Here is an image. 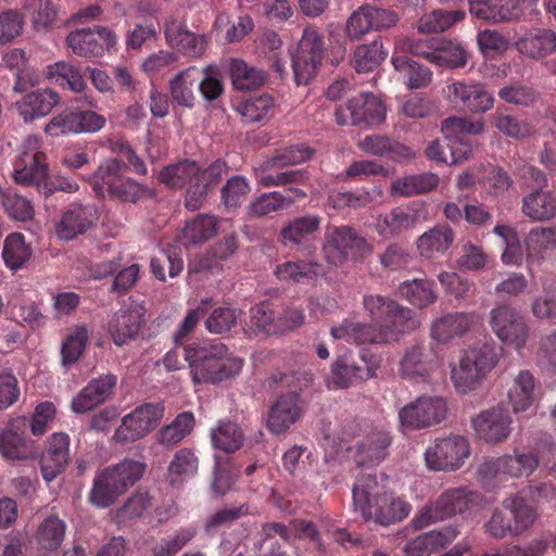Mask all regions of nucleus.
I'll list each match as a JSON object with an SVG mask.
<instances>
[{
    "label": "nucleus",
    "mask_w": 556,
    "mask_h": 556,
    "mask_svg": "<svg viewBox=\"0 0 556 556\" xmlns=\"http://www.w3.org/2000/svg\"><path fill=\"white\" fill-rule=\"evenodd\" d=\"M116 384L113 375H105L91 380L73 400L71 407L76 414L87 413L104 403Z\"/></svg>",
    "instance_id": "obj_29"
},
{
    "label": "nucleus",
    "mask_w": 556,
    "mask_h": 556,
    "mask_svg": "<svg viewBox=\"0 0 556 556\" xmlns=\"http://www.w3.org/2000/svg\"><path fill=\"white\" fill-rule=\"evenodd\" d=\"M60 96L51 88H39L27 92L13 104L24 123H33L51 113L59 104Z\"/></svg>",
    "instance_id": "obj_24"
},
{
    "label": "nucleus",
    "mask_w": 556,
    "mask_h": 556,
    "mask_svg": "<svg viewBox=\"0 0 556 556\" xmlns=\"http://www.w3.org/2000/svg\"><path fill=\"white\" fill-rule=\"evenodd\" d=\"M0 453L11 462L29 460L37 456L34 443L10 428L0 432Z\"/></svg>",
    "instance_id": "obj_38"
},
{
    "label": "nucleus",
    "mask_w": 556,
    "mask_h": 556,
    "mask_svg": "<svg viewBox=\"0 0 556 556\" xmlns=\"http://www.w3.org/2000/svg\"><path fill=\"white\" fill-rule=\"evenodd\" d=\"M199 470V458L188 447L179 448L167 466L166 480L173 489H181Z\"/></svg>",
    "instance_id": "obj_33"
},
{
    "label": "nucleus",
    "mask_w": 556,
    "mask_h": 556,
    "mask_svg": "<svg viewBox=\"0 0 556 556\" xmlns=\"http://www.w3.org/2000/svg\"><path fill=\"white\" fill-rule=\"evenodd\" d=\"M105 123L106 119L103 115L91 110H65L50 119L45 131L53 137L66 134L97 132L105 126Z\"/></svg>",
    "instance_id": "obj_19"
},
{
    "label": "nucleus",
    "mask_w": 556,
    "mask_h": 556,
    "mask_svg": "<svg viewBox=\"0 0 556 556\" xmlns=\"http://www.w3.org/2000/svg\"><path fill=\"white\" fill-rule=\"evenodd\" d=\"M194 535L193 528L180 529L173 536L155 545L153 556H175Z\"/></svg>",
    "instance_id": "obj_64"
},
{
    "label": "nucleus",
    "mask_w": 556,
    "mask_h": 556,
    "mask_svg": "<svg viewBox=\"0 0 556 556\" xmlns=\"http://www.w3.org/2000/svg\"><path fill=\"white\" fill-rule=\"evenodd\" d=\"M477 321L478 315L475 313L446 314L432 323L431 337L438 342L446 343L469 331Z\"/></svg>",
    "instance_id": "obj_31"
},
{
    "label": "nucleus",
    "mask_w": 556,
    "mask_h": 556,
    "mask_svg": "<svg viewBox=\"0 0 556 556\" xmlns=\"http://www.w3.org/2000/svg\"><path fill=\"white\" fill-rule=\"evenodd\" d=\"M434 281L414 278L400 283L397 291L401 298L418 308L433 304L438 299Z\"/></svg>",
    "instance_id": "obj_39"
},
{
    "label": "nucleus",
    "mask_w": 556,
    "mask_h": 556,
    "mask_svg": "<svg viewBox=\"0 0 556 556\" xmlns=\"http://www.w3.org/2000/svg\"><path fill=\"white\" fill-rule=\"evenodd\" d=\"M538 466L539 457L535 453H515L485 460L479 468V476L485 488L494 489L509 478L529 477Z\"/></svg>",
    "instance_id": "obj_9"
},
{
    "label": "nucleus",
    "mask_w": 556,
    "mask_h": 556,
    "mask_svg": "<svg viewBox=\"0 0 556 556\" xmlns=\"http://www.w3.org/2000/svg\"><path fill=\"white\" fill-rule=\"evenodd\" d=\"M513 419L503 407L482 410L472 419V428L477 437L489 444L505 441L511 432Z\"/></svg>",
    "instance_id": "obj_20"
},
{
    "label": "nucleus",
    "mask_w": 556,
    "mask_h": 556,
    "mask_svg": "<svg viewBox=\"0 0 556 556\" xmlns=\"http://www.w3.org/2000/svg\"><path fill=\"white\" fill-rule=\"evenodd\" d=\"M420 326L415 313L395 303L389 318L379 327L344 319L339 326L332 327L330 334L334 340H343L351 344H382L397 341L401 336Z\"/></svg>",
    "instance_id": "obj_1"
},
{
    "label": "nucleus",
    "mask_w": 556,
    "mask_h": 556,
    "mask_svg": "<svg viewBox=\"0 0 556 556\" xmlns=\"http://www.w3.org/2000/svg\"><path fill=\"white\" fill-rule=\"evenodd\" d=\"M469 12L477 18L493 23L514 21L522 13L518 0L469 1Z\"/></svg>",
    "instance_id": "obj_30"
},
{
    "label": "nucleus",
    "mask_w": 556,
    "mask_h": 556,
    "mask_svg": "<svg viewBox=\"0 0 556 556\" xmlns=\"http://www.w3.org/2000/svg\"><path fill=\"white\" fill-rule=\"evenodd\" d=\"M334 115L339 125L367 127L381 124L386 119L387 108L379 97L362 92L338 106Z\"/></svg>",
    "instance_id": "obj_14"
},
{
    "label": "nucleus",
    "mask_w": 556,
    "mask_h": 556,
    "mask_svg": "<svg viewBox=\"0 0 556 556\" xmlns=\"http://www.w3.org/2000/svg\"><path fill=\"white\" fill-rule=\"evenodd\" d=\"M164 407L146 403L125 415L122 425L115 430L114 438L122 443L136 442L144 438L161 421Z\"/></svg>",
    "instance_id": "obj_16"
},
{
    "label": "nucleus",
    "mask_w": 556,
    "mask_h": 556,
    "mask_svg": "<svg viewBox=\"0 0 556 556\" xmlns=\"http://www.w3.org/2000/svg\"><path fill=\"white\" fill-rule=\"evenodd\" d=\"M435 368V364L429 359L426 349L421 345H414L406 350L400 366L399 372L407 379L426 378Z\"/></svg>",
    "instance_id": "obj_43"
},
{
    "label": "nucleus",
    "mask_w": 556,
    "mask_h": 556,
    "mask_svg": "<svg viewBox=\"0 0 556 556\" xmlns=\"http://www.w3.org/2000/svg\"><path fill=\"white\" fill-rule=\"evenodd\" d=\"M88 337V329L84 325H77L72 329L61 349L62 364L64 366L73 365L79 359L85 350Z\"/></svg>",
    "instance_id": "obj_60"
},
{
    "label": "nucleus",
    "mask_w": 556,
    "mask_h": 556,
    "mask_svg": "<svg viewBox=\"0 0 556 556\" xmlns=\"http://www.w3.org/2000/svg\"><path fill=\"white\" fill-rule=\"evenodd\" d=\"M446 98L455 106L470 112H486L494 104L493 96L480 84L451 83L446 87Z\"/></svg>",
    "instance_id": "obj_22"
},
{
    "label": "nucleus",
    "mask_w": 556,
    "mask_h": 556,
    "mask_svg": "<svg viewBox=\"0 0 556 556\" xmlns=\"http://www.w3.org/2000/svg\"><path fill=\"white\" fill-rule=\"evenodd\" d=\"M215 448L226 453H233L242 445V431L239 425L231 421H222L211 432Z\"/></svg>",
    "instance_id": "obj_57"
},
{
    "label": "nucleus",
    "mask_w": 556,
    "mask_h": 556,
    "mask_svg": "<svg viewBox=\"0 0 556 556\" xmlns=\"http://www.w3.org/2000/svg\"><path fill=\"white\" fill-rule=\"evenodd\" d=\"M97 218L94 206L72 204L55 226L56 236L62 240H71L90 228Z\"/></svg>",
    "instance_id": "obj_28"
},
{
    "label": "nucleus",
    "mask_w": 556,
    "mask_h": 556,
    "mask_svg": "<svg viewBox=\"0 0 556 556\" xmlns=\"http://www.w3.org/2000/svg\"><path fill=\"white\" fill-rule=\"evenodd\" d=\"M66 43L78 56L98 58L115 48L117 35L103 26L76 29L68 34Z\"/></svg>",
    "instance_id": "obj_18"
},
{
    "label": "nucleus",
    "mask_w": 556,
    "mask_h": 556,
    "mask_svg": "<svg viewBox=\"0 0 556 556\" xmlns=\"http://www.w3.org/2000/svg\"><path fill=\"white\" fill-rule=\"evenodd\" d=\"M66 525L58 516L47 517L38 527L35 542L40 549L52 552L60 547L64 540Z\"/></svg>",
    "instance_id": "obj_47"
},
{
    "label": "nucleus",
    "mask_w": 556,
    "mask_h": 556,
    "mask_svg": "<svg viewBox=\"0 0 556 556\" xmlns=\"http://www.w3.org/2000/svg\"><path fill=\"white\" fill-rule=\"evenodd\" d=\"M281 48L282 40L274 30H264L254 40V52L260 58H266L271 61L276 72L280 75L283 73V65L278 60Z\"/></svg>",
    "instance_id": "obj_58"
},
{
    "label": "nucleus",
    "mask_w": 556,
    "mask_h": 556,
    "mask_svg": "<svg viewBox=\"0 0 556 556\" xmlns=\"http://www.w3.org/2000/svg\"><path fill=\"white\" fill-rule=\"evenodd\" d=\"M503 507L510 511L514 519V533L525 531L536 519L534 507L523 497L510 495L503 501Z\"/></svg>",
    "instance_id": "obj_55"
},
{
    "label": "nucleus",
    "mask_w": 556,
    "mask_h": 556,
    "mask_svg": "<svg viewBox=\"0 0 556 556\" xmlns=\"http://www.w3.org/2000/svg\"><path fill=\"white\" fill-rule=\"evenodd\" d=\"M525 249L529 264L556 261V225L531 228L525 237Z\"/></svg>",
    "instance_id": "obj_27"
},
{
    "label": "nucleus",
    "mask_w": 556,
    "mask_h": 556,
    "mask_svg": "<svg viewBox=\"0 0 556 556\" xmlns=\"http://www.w3.org/2000/svg\"><path fill=\"white\" fill-rule=\"evenodd\" d=\"M226 174V164L216 161L202 169L197 163L182 161L165 166L157 174L160 182L172 189H186L185 206L199 210L212 189Z\"/></svg>",
    "instance_id": "obj_2"
},
{
    "label": "nucleus",
    "mask_w": 556,
    "mask_h": 556,
    "mask_svg": "<svg viewBox=\"0 0 556 556\" xmlns=\"http://www.w3.org/2000/svg\"><path fill=\"white\" fill-rule=\"evenodd\" d=\"M391 63L394 70L403 76L408 89H421L432 81V72L406 55L394 54Z\"/></svg>",
    "instance_id": "obj_41"
},
{
    "label": "nucleus",
    "mask_w": 556,
    "mask_h": 556,
    "mask_svg": "<svg viewBox=\"0 0 556 556\" xmlns=\"http://www.w3.org/2000/svg\"><path fill=\"white\" fill-rule=\"evenodd\" d=\"M218 229V219L213 215L198 214L182 229L184 244H201L212 239Z\"/></svg>",
    "instance_id": "obj_46"
},
{
    "label": "nucleus",
    "mask_w": 556,
    "mask_h": 556,
    "mask_svg": "<svg viewBox=\"0 0 556 556\" xmlns=\"http://www.w3.org/2000/svg\"><path fill=\"white\" fill-rule=\"evenodd\" d=\"M464 17L465 11L463 10H434L419 18L417 23V29L419 33L424 34L445 31L459 21L464 20Z\"/></svg>",
    "instance_id": "obj_52"
},
{
    "label": "nucleus",
    "mask_w": 556,
    "mask_h": 556,
    "mask_svg": "<svg viewBox=\"0 0 556 556\" xmlns=\"http://www.w3.org/2000/svg\"><path fill=\"white\" fill-rule=\"evenodd\" d=\"M200 76V70L191 66L170 80V94L179 105L190 108L194 102L193 86Z\"/></svg>",
    "instance_id": "obj_51"
},
{
    "label": "nucleus",
    "mask_w": 556,
    "mask_h": 556,
    "mask_svg": "<svg viewBox=\"0 0 556 556\" xmlns=\"http://www.w3.org/2000/svg\"><path fill=\"white\" fill-rule=\"evenodd\" d=\"M403 47L409 53L424 58L438 67L458 68L466 64L464 48L458 42L442 37L426 40L406 39Z\"/></svg>",
    "instance_id": "obj_11"
},
{
    "label": "nucleus",
    "mask_w": 556,
    "mask_h": 556,
    "mask_svg": "<svg viewBox=\"0 0 556 556\" xmlns=\"http://www.w3.org/2000/svg\"><path fill=\"white\" fill-rule=\"evenodd\" d=\"M417 224V216L409 207L397 206L376 218L375 230L383 239H392L410 230Z\"/></svg>",
    "instance_id": "obj_32"
},
{
    "label": "nucleus",
    "mask_w": 556,
    "mask_h": 556,
    "mask_svg": "<svg viewBox=\"0 0 556 556\" xmlns=\"http://www.w3.org/2000/svg\"><path fill=\"white\" fill-rule=\"evenodd\" d=\"M320 224L321 218L318 215L295 217L281 228V241L285 245L302 244L319 229Z\"/></svg>",
    "instance_id": "obj_42"
},
{
    "label": "nucleus",
    "mask_w": 556,
    "mask_h": 556,
    "mask_svg": "<svg viewBox=\"0 0 556 556\" xmlns=\"http://www.w3.org/2000/svg\"><path fill=\"white\" fill-rule=\"evenodd\" d=\"M144 307L140 303L131 302L115 312L108 321V332L113 342L125 345L134 340L141 327Z\"/></svg>",
    "instance_id": "obj_21"
},
{
    "label": "nucleus",
    "mask_w": 556,
    "mask_h": 556,
    "mask_svg": "<svg viewBox=\"0 0 556 556\" xmlns=\"http://www.w3.org/2000/svg\"><path fill=\"white\" fill-rule=\"evenodd\" d=\"M482 118L470 119L467 117H448L442 122L441 130L448 142L465 140L468 135H479L484 131Z\"/></svg>",
    "instance_id": "obj_54"
},
{
    "label": "nucleus",
    "mask_w": 556,
    "mask_h": 556,
    "mask_svg": "<svg viewBox=\"0 0 556 556\" xmlns=\"http://www.w3.org/2000/svg\"><path fill=\"white\" fill-rule=\"evenodd\" d=\"M518 51L531 59H542L556 50V35L548 29L530 33L516 43Z\"/></svg>",
    "instance_id": "obj_40"
},
{
    "label": "nucleus",
    "mask_w": 556,
    "mask_h": 556,
    "mask_svg": "<svg viewBox=\"0 0 556 556\" xmlns=\"http://www.w3.org/2000/svg\"><path fill=\"white\" fill-rule=\"evenodd\" d=\"M498 362L494 344H482L465 351L457 366L451 370V380L459 393L477 390Z\"/></svg>",
    "instance_id": "obj_6"
},
{
    "label": "nucleus",
    "mask_w": 556,
    "mask_h": 556,
    "mask_svg": "<svg viewBox=\"0 0 556 556\" xmlns=\"http://www.w3.org/2000/svg\"><path fill=\"white\" fill-rule=\"evenodd\" d=\"M315 151L305 144L290 146L278 151L275 155L267 159L269 167H286L304 163L311 160Z\"/></svg>",
    "instance_id": "obj_61"
},
{
    "label": "nucleus",
    "mask_w": 556,
    "mask_h": 556,
    "mask_svg": "<svg viewBox=\"0 0 556 556\" xmlns=\"http://www.w3.org/2000/svg\"><path fill=\"white\" fill-rule=\"evenodd\" d=\"M46 156L38 136H27L14 164L13 178L23 185L39 184L47 177Z\"/></svg>",
    "instance_id": "obj_17"
},
{
    "label": "nucleus",
    "mask_w": 556,
    "mask_h": 556,
    "mask_svg": "<svg viewBox=\"0 0 556 556\" xmlns=\"http://www.w3.org/2000/svg\"><path fill=\"white\" fill-rule=\"evenodd\" d=\"M382 41L375 39L369 45H359L354 50L353 64L358 73H368L377 68L387 58Z\"/></svg>",
    "instance_id": "obj_53"
},
{
    "label": "nucleus",
    "mask_w": 556,
    "mask_h": 556,
    "mask_svg": "<svg viewBox=\"0 0 556 556\" xmlns=\"http://www.w3.org/2000/svg\"><path fill=\"white\" fill-rule=\"evenodd\" d=\"M303 410L298 393L289 392L281 395L271 406L266 420L269 432L275 435L286 433L300 420Z\"/></svg>",
    "instance_id": "obj_23"
},
{
    "label": "nucleus",
    "mask_w": 556,
    "mask_h": 556,
    "mask_svg": "<svg viewBox=\"0 0 556 556\" xmlns=\"http://www.w3.org/2000/svg\"><path fill=\"white\" fill-rule=\"evenodd\" d=\"M353 504L366 520L374 519L381 525L401 521L410 511V505L386 492L371 472L357 477L353 488Z\"/></svg>",
    "instance_id": "obj_3"
},
{
    "label": "nucleus",
    "mask_w": 556,
    "mask_h": 556,
    "mask_svg": "<svg viewBox=\"0 0 556 556\" xmlns=\"http://www.w3.org/2000/svg\"><path fill=\"white\" fill-rule=\"evenodd\" d=\"M480 502L481 497L477 492L464 486L452 488L444 491L435 502L420 510L410 525L414 529L420 530L457 514H469L480 505Z\"/></svg>",
    "instance_id": "obj_7"
},
{
    "label": "nucleus",
    "mask_w": 556,
    "mask_h": 556,
    "mask_svg": "<svg viewBox=\"0 0 556 556\" xmlns=\"http://www.w3.org/2000/svg\"><path fill=\"white\" fill-rule=\"evenodd\" d=\"M24 8L37 29L47 28L56 17L51 0H26Z\"/></svg>",
    "instance_id": "obj_63"
},
{
    "label": "nucleus",
    "mask_w": 556,
    "mask_h": 556,
    "mask_svg": "<svg viewBox=\"0 0 556 556\" xmlns=\"http://www.w3.org/2000/svg\"><path fill=\"white\" fill-rule=\"evenodd\" d=\"M447 416L446 400L438 395H421L399 410L402 432L416 431L437 426Z\"/></svg>",
    "instance_id": "obj_10"
},
{
    "label": "nucleus",
    "mask_w": 556,
    "mask_h": 556,
    "mask_svg": "<svg viewBox=\"0 0 556 556\" xmlns=\"http://www.w3.org/2000/svg\"><path fill=\"white\" fill-rule=\"evenodd\" d=\"M185 359L194 384L217 383L241 370V361L220 342L190 344L185 348Z\"/></svg>",
    "instance_id": "obj_4"
},
{
    "label": "nucleus",
    "mask_w": 556,
    "mask_h": 556,
    "mask_svg": "<svg viewBox=\"0 0 556 556\" xmlns=\"http://www.w3.org/2000/svg\"><path fill=\"white\" fill-rule=\"evenodd\" d=\"M325 52L323 34L313 26L304 28L292 59L294 80L298 85H307L315 77Z\"/></svg>",
    "instance_id": "obj_13"
},
{
    "label": "nucleus",
    "mask_w": 556,
    "mask_h": 556,
    "mask_svg": "<svg viewBox=\"0 0 556 556\" xmlns=\"http://www.w3.org/2000/svg\"><path fill=\"white\" fill-rule=\"evenodd\" d=\"M454 239V231L448 226H434L418 238L417 249L420 255L432 257L445 253Z\"/></svg>",
    "instance_id": "obj_45"
},
{
    "label": "nucleus",
    "mask_w": 556,
    "mask_h": 556,
    "mask_svg": "<svg viewBox=\"0 0 556 556\" xmlns=\"http://www.w3.org/2000/svg\"><path fill=\"white\" fill-rule=\"evenodd\" d=\"M70 460V437L55 432L48 440L46 451L40 459L42 478L50 483L62 473Z\"/></svg>",
    "instance_id": "obj_25"
},
{
    "label": "nucleus",
    "mask_w": 556,
    "mask_h": 556,
    "mask_svg": "<svg viewBox=\"0 0 556 556\" xmlns=\"http://www.w3.org/2000/svg\"><path fill=\"white\" fill-rule=\"evenodd\" d=\"M321 265L316 262H286L277 266L275 274L279 280L301 282L320 275Z\"/></svg>",
    "instance_id": "obj_56"
},
{
    "label": "nucleus",
    "mask_w": 556,
    "mask_h": 556,
    "mask_svg": "<svg viewBox=\"0 0 556 556\" xmlns=\"http://www.w3.org/2000/svg\"><path fill=\"white\" fill-rule=\"evenodd\" d=\"M31 248L20 232L10 233L3 244L2 257L11 270L21 269L30 258Z\"/></svg>",
    "instance_id": "obj_49"
},
{
    "label": "nucleus",
    "mask_w": 556,
    "mask_h": 556,
    "mask_svg": "<svg viewBox=\"0 0 556 556\" xmlns=\"http://www.w3.org/2000/svg\"><path fill=\"white\" fill-rule=\"evenodd\" d=\"M379 364L372 363L366 365V372L351 363L346 356H339L331 365L330 374L326 379L327 387L334 390L351 388L357 382L376 377Z\"/></svg>",
    "instance_id": "obj_26"
},
{
    "label": "nucleus",
    "mask_w": 556,
    "mask_h": 556,
    "mask_svg": "<svg viewBox=\"0 0 556 556\" xmlns=\"http://www.w3.org/2000/svg\"><path fill=\"white\" fill-rule=\"evenodd\" d=\"M194 427L192 413L184 412L169 424L162 427L156 434L157 442L166 447L174 446L187 438Z\"/></svg>",
    "instance_id": "obj_48"
},
{
    "label": "nucleus",
    "mask_w": 556,
    "mask_h": 556,
    "mask_svg": "<svg viewBox=\"0 0 556 556\" xmlns=\"http://www.w3.org/2000/svg\"><path fill=\"white\" fill-rule=\"evenodd\" d=\"M439 185V177L432 173L407 175L394 179L390 186L393 197L407 198L429 192Z\"/></svg>",
    "instance_id": "obj_36"
},
{
    "label": "nucleus",
    "mask_w": 556,
    "mask_h": 556,
    "mask_svg": "<svg viewBox=\"0 0 556 556\" xmlns=\"http://www.w3.org/2000/svg\"><path fill=\"white\" fill-rule=\"evenodd\" d=\"M144 470L146 464L131 459L99 470L93 478L89 502L99 508L111 506L142 477Z\"/></svg>",
    "instance_id": "obj_5"
},
{
    "label": "nucleus",
    "mask_w": 556,
    "mask_h": 556,
    "mask_svg": "<svg viewBox=\"0 0 556 556\" xmlns=\"http://www.w3.org/2000/svg\"><path fill=\"white\" fill-rule=\"evenodd\" d=\"M372 252V245L351 226H328L321 253L330 266H341L349 260L357 261Z\"/></svg>",
    "instance_id": "obj_8"
},
{
    "label": "nucleus",
    "mask_w": 556,
    "mask_h": 556,
    "mask_svg": "<svg viewBox=\"0 0 556 556\" xmlns=\"http://www.w3.org/2000/svg\"><path fill=\"white\" fill-rule=\"evenodd\" d=\"M457 534L458 531L452 527L424 533L409 541L404 553L406 556H430L448 545Z\"/></svg>",
    "instance_id": "obj_34"
},
{
    "label": "nucleus",
    "mask_w": 556,
    "mask_h": 556,
    "mask_svg": "<svg viewBox=\"0 0 556 556\" xmlns=\"http://www.w3.org/2000/svg\"><path fill=\"white\" fill-rule=\"evenodd\" d=\"M122 165L116 159L105 160L93 176V189L103 197L105 192L110 195L116 189V185L122 178Z\"/></svg>",
    "instance_id": "obj_59"
},
{
    "label": "nucleus",
    "mask_w": 556,
    "mask_h": 556,
    "mask_svg": "<svg viewBox=\"0 0 556 556\" xmlns=\"http://www.w3.org/2000/svg\"><path fill=\"white\" fill-rule=\"evenodd\" d=\"M489 325L496 338L520 352L527 344L530 328L523 316L514 307L502 304L490 312Z\"/></svg>",
    "instance_id": "obj_15"
},
{
    "label": "nucleus",
    "mask_w": 556,
    "mask_h": 556,
    "mask_svg": "<svg viewBox=\"0 0 556 556\" xmlns=\"http://www.w3.org/2000/svg\"><path fill=\"white\" fill-rule=\"evenodd\" d=\"M508 399L515 413L528 410L536 400L535 379L528 370H520L514 379Z\"/></svg>",
    "instance_id": "obj_44"
},
{
    "label": "nucleus",
    "mask_w": 556,
    "mask_h": 556,
    "mask_svg": "<svg viewBox=\"0 0 556 556\" xmlns=\"http://www.w3.org/2000/svg\"><path fill=\"white\" fill-rule=\"evenodd\" d=\"M493 126L505 137L520 140L532 134L531 126L514 115L496 112L493 115Z\"/></svg>",
    "instance_id": "obj_62"
},
{
    "label": "nucleus",
    "mask_w": 556,
    "mask_h": 556,
    "mask_svg": "<svg viewBox=\"0 0 556 556\" xmlns=\"http://www.w3.org/2000/svg\"><path fill=\"white\" fill-rule=\"evenodd\" d=\"M522 213L534 222L556 217V197L549 191L534 190L522 200Z\"/></svg>",
    "instance_id": "obj_37"
},
{
    "label": "nucleus",
    "mask_w": 556,
    "mask_h": 556,
    "mask_svg": "<svg viewBox=\"0 0 556 556\" xmlns=\"http://www.w3.org/2000/svg\"><path fill=\"white\" fill-rule=\"evenodd\" d=\"M426 466L433 471H455L464 466L470 456L466 437L451 434L435 439L425 451Z\"/></svg>",
    "instance_id": "obj_12"
},
{
    "label": "nucleus",
    "mask_w": 556,
    "mask_h": 556,
    "mask_svg": "<svg viewBox=\"0 0 556 556\" xmlns=\"http://www.w3.org/2000/svg\"><path fill=\"white\" fill-rule=\"evenodd\" d=\"M46 76L61 86L66 85L68 89L76 93L83 92L87 87L80 71L64 61L48 65Z\"/></svg>",
    "instance_id": "obj_50"
},
{
    "label": "nucleus",
    "mask_w": 556,
    "mask_h": 556,
    "mask_svg": "<svg viewBox=\"0 0 556 556\" xmlns=\"http://www.w3.org/2000/svg\"><path fill=\"white\" fill-rule=\"evenodd\" d=\"M391 443L390 433L377 430L366 435L356 446V460L361 467L372 466L386 458Z\"/></svg>",
    "instance_id": "obj_35"
}]
</instances>
